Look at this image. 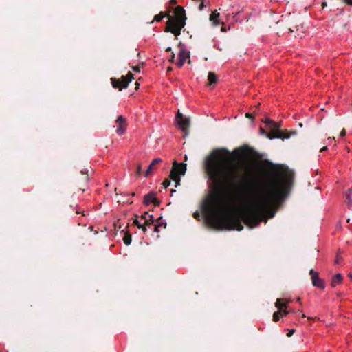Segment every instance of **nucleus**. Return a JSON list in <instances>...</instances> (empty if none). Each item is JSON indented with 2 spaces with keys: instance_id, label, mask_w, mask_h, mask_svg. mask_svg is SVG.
Wrapping results in <instances>:
<instances>
[{
  "instance_id": "obj_1",
  "label": "nucleus",
  "mask_w": 352,
  "mask_h": 352,
  "mask_svg": "<svg viewBox=\"0 0 352 352\" xmlns=\"http://www.w3.org/2000/svg\"><path fill=\"white\" fill-rule=\"evenodd\" d=\"M233 157L226 148L214 149L204 161L211 193L202 204L206 223L216 230H243L242 222L250 228L267 222L275 212L273 206L280 201L292 184V175L278 166L267 177L256 184L242 185L245 177L231 166Z\"/></svg>"
},
{
  "instance_id": "obj_2",
  "label": "nucleus",
  "mask_w": 352,
  "mask_h": 352,
  "mask_svg": "<svg viewBox=\"0 0 352 352\" xmlns=\"http://www.w3.org/2000/svg\"><path fill=\"white\" fill-rule=\"evenodd\" d=\"M174 16L169 14H164L160 12L154 16V20L157 22L161 21L164 16H168V20L166 22V32H170L175 34L176 38L181 34L182 29L186 25V13L185 10L180 6H177L174 11Z\"/></svg>"
},
{
  "instance_id": "obj_3",
  "label": "nucleus",
  "mask_w": 352,
  "mask_h": 352,
  "mask_svg": "<svg viewBox=\"0 0 352 352\" xmlns=\"http://www.w3.org/2000/svg\"><path fill=\"white\" fill-rule=\"evenodd\" d=\"M186 171V163H177L174 161L170 177L175 182V186L180 184V177L184 175Z\"/></svg>"
},
{
  "instance_id": "obj_4",
  "label": "nucleus",
  "mask_w": 352,
  "mask_h": 352,
  "mask_svg": "<svg viewBox=\"0 0 352 352\" xmlns=\"http://www.w3.org/2000/svg\"><path fill=\"white\" fill-rule=\"evenodd\" d=\"M133 76L131 74H128L126 76H122L120 79L111 78V81L112 86L114 88H118L120 90L125 89L128 87L129 82L132 80Z\"/></svg>"
},
{
  "instance_id": "obj_5",
  "label": "nucleus",
  "mask_w": 352,
  "mask_h": 352,
  "mask_svg": "<svg viewBox=\"0 0 352 352\" xmlns=\"http://www.w3.org/2000/svg\"><path fill=\"white\" fill-rule=\"evenodd\" d=\"M309 274L311 276L312 285L318 289H324V282L322 278L319 277L318 272L311 269L309 271Z\"/></svg>"
},
{
  "instance_id": "obj_6",
  "label": "nucleus",
  "mask_w": 352,
  "mask_h": 352,
  "mask_svg": "<svg viewBox=\"0 0 352 352\" xmlns=\"http://www.w3.org/2000/svg\"><path fill=\"white\" fill-rule=\"evenodd\" d=\"M289 301L288 300H281L278 298L275 302V306L278 309V311L274 312L273 314V320L278 322L282 314V309L287 308V305Z\"/></svg>"
},
{
  "instance_id": "obj_7",
  "label": "nucleus",
  "mask_w": 352,
  "mask_h": 352,
  "mask_svg": "<svg viewBox=\"0 0 352 352\" xmlns=\"http://www.w3.org/2000/svg\"><path fill=\"white\" fill-rule=\"evenodd\" d=\"M118 127L116 129V133L119 135H123L127 127V123L126 119L122 116H119L116 120Z\"/></svg>"
},
{
  "instance_id": "obj_8",
  "label": "nucleus",
  "mask_w": 352,
  "mask_h": 352,
  "mask_svg": "<svg viewBox=\"0 0 352 352\" xmlns=\"http://www.w3.org/2000/svg\"><path fill=\"white\" fill-rule=\"evenodd\" d=\"M175 121L178 124L179 128L182 131H185L188 127L190 124L189 119L184 117L182 113H181L179 111L176 116Z\"/></svg>"
},
{
  "instance_id": "obj_9",
  "label": "nucleus",
  "mask_w": 352,
  "mask_h": 352,
  "mask_svg": "<svg viewBox=\"0 0 352 352\" xmlns=\"http://www.w3.org/2000/svg\"><path fill=\"white\" fill-rule=\"evenodd\" d=\"M189 57H190V52L187 50H186L184 48H182L179 53L178 60L176 63L177 66L178 67H182L184 65L186 60Z\"/></svg>"
},
{
  "instance_id": "obj_10",
  "label": "nucleus",
  "mask_w": 352,
  "mask_h": 352,
  "mask_svg": "<svg viewBox=\"0 0 352 352\" xmlns=\"http://www.w3.org/2000/svg\"><path fill=\"white\" fill-rule=\"evenodd\" d=\"M144 204L146 206H148L151 204H154L155 205H158L159 201H157L156 199V194L154 192H151L144 195Z\"/></svg>"
},
{
  "instance_id": "obj_11",
  "label": "nucleus",
  "mask_w": 352,
  "mask_h": 352,
  "mask_svg": "<svg viewBox=\"0 0 352 352\" xmlns=\"http://www.w3.org/2000/svg\"><path fill=\"white\" fill-rule=\"evenodd\" d=\"M162 159L161 158H155L152 162L149 164L148 168L146 169V172H145V174H144V176L145 177H148L153 171V168H154V166L156 165V164H160V162H162Z\"/></svg>"
},
{
  "instance_id": "obj_12",
  "label": "nucleus",
  "mask_w": 352,
  "mask_h": 352,
  "mask_svg": "<svg viewBox=\"0 0 352 352\" xmlns=\"http://www.w3.org/2000/svg\"><path fill=\"white\" fill-rule=\"evenodd\" d=\"M142 218L144 219V223L148 226L150 228L153 223L154 222V217L152 214H150L148 212H146L142 214Z\"/></svg>"
},
{
  "instance_id": "obj_13",
  "label": "nucleus",
  "mask_w": 352,
  "mask_h": 352,
  "mask_svg": "<svg viewBox=\"0 0 352 352\" xmlns=\"http://www.w3.org/2000/svg\"><path fill=\"white\" fill-rule=\"evenodd\" d=\"M342 281V276L341 274L338 273L336 274L335 276H333L331 282V285L333 287H336L339 284H340Z\"/></svg>"
},
{
  "instance_id": "obj_14",
  "label": "nucleus",
  "mask_w": 352,
  "mask_h": 352,
  "mask_svg": "<svg viewBox=\"0 0 352 352\" xmlns=\"http://www.w3.org/2000/svg\"><path fill=\"white\" fill-rule=\"evenodd\" d=\"M219 13L217 10L212 12L210 16V20L212 22L214 25H218L220 23L219 21Z\"/></svg>"
},
{
  "instance_id": "obj_15",
  "label": "nucleus",
  "mask_w": 352,
  "mask_h": 352,
  "mask_svg": "<svg viewBox=\"0 0 352 352\" xmlns=\"http://www.w3.org/2000/svg\"><path fill=\"white\" fill-rule=\"evenodd\" d=\"M346 201L349 209H352V188L346 194Z\"/></svg>"
},
{
  "instance_id": "obj_16",
  "label": "nucleus",
  "mask_w": 352,
  "mask_h": 352,
  "mask_svg": "<svg viewBox=\"0 0 352 352\" xmlns=\"http://www.w3.org/2000/svg\"><path fill=\"white\" fill-rule=\"evenodd\" d=\"M133 223L139 229H142L144 233L146 232L147 227H148V226L146 225L144 222L141 223L140 220L136 219Z\"/></svg>"
},
{
  "instance_id": "obj_17",
  "label": "nucleus",
  "mask_w": 352,
  "mask_h": 352,
  "mask_svg": "<svg viewBox=\"0 0 352 352\" xmlns=\"http://www.w3.org/2000/svg\"><path fill=\"white\" fill-rule=\"evenodd\" d=\"M208 82H209V85H213V84L217 82V75L214 72H210L208 73Z\"/></svg>"
},
{
  "instance_id": "obj_18",
  "label": "nucleus",
  "mask_w": 352,
  "mask_h": 352,
  "mask_svg": "<svg viewBox=\"0 0 352 352\" xmlns=\"http://www.w3.org/2000/svg\"><path fill=\"white\" fill-rule=\"evenodd\" d=\"M260 132L261 134H265L267 135V137L270 139H273L274 138H280V134L275 135L274 134L275 132H272L270 133H266V132L264 131V129L261 127L260 128Z\"/></svg>"
},
{
  "instance_id": "obj_19",
  "label": "nucleus",
  "mask_w": 352,
  "mask_h": 352,
  "mask_svg": "<svg viewBox=\"0 0 352 352\" xmlns=\"http://www.w3.org/2000/svg\"><path fill=\"white\" fill-rule=\"evenodd\" d=\"M131 236L130 234H125L123 238V241L126 245H129L131 243Z\"/></svg>"
},
{
  "instance_id": "obj_20",
  "label": "nucleus",
  "mask_w": 352,
  "mask_h": 352,
  "mask_svg": "<svg viewBox=\"0 0 352 352\" xmlns=\"http://www.w3.org/2000/svg\"><path fill=\"white\" fill-rule=\"evenodd\" d=\"M335 263L336 265H342V258L338 254L336 255V257L335 259Z\"/></svg>"
},
{
  "instance_id": "obj_21",
  "label": "nucleus",
  "mask_w": 352,
  "mask_h": 352,
  "mask_svg": "<svg viewBox=\"0 0 352 352\" xmlns=\"http://www.w3.org/2000/svg\"><path fill=\"white\" fill-rule=\"evenodd\" d=\"M265 122L267 125L271 124L273 126L276 127V124L273 120H270V118H265Z\"/></svg>"
},
{
  "instance_id": "obj_22",
  "label": "nucleus",
  "mask_w": 352,
  "mask_h": 352,
  "mask_svg": "<svg viewBox=\"0 0 352 352\" xmlns=\"http://www.w3.org/2000/svg\"><path fill=\"white\" fill-rule=\"evenodd\" d=\"M142 166L140 164H138L136 168L135 174L137 175H140L142 174Z\"/></svg>"
},
{
  "instance_id": "obj_23",
  "label": "nucleus",
  "mask_w": 352,
  "mask_h": 352,
  "mask_svg": "<svg viewBox=\"0 0 352 352\" xmlns=\"http://www.w3.org/2000/svg\"><path fill=\"white\" fill-rule=\"evenodd\" d=\"M193 217L195 219L199 221L200 218H201V214L198 211H197V212H194Z\"/></svg>"
},
{
  "instance_id": "obj_24",
  "label": "nucleus",
  "mask_w": 352,
  "mask_h": 352,
  "mask_svg": "<svg viewBox=\"0 0 352 352\" xmlns=\"http://www.w3.org/2000/svg\"><path fill=\"white\" fill-rule=\"evenodd\" d=\"M207 1V0H201V3L199 6V9L200 10H203L204 7H206L205 2Z\"/></svg>"
},
{
  "instance_id": "obj_25",
  "label": "nucleus",
  "mask_w": 352,
  "mask_h": 352,
  "mask_svg": "<svg viewBox=\"0 0 352 352\" xmlns=\"http://www.w3.org/2000/svg\"><path fill=\"white\" fill-rule=\"evenodd\" d=\"M170 184V181L169 179H165L163 182V185L165 188H167Z\"/></svg>"
},
{
  "instance_id": "obj_26",
  "label": "nucleus",
  "mask_w": 352,
  "mask_h": 352,
  "mask_svg": "<svg viewBox=\"0 0 352 352\" xmlns=\"http://www.w3.org/2000/svg\"><path fill=\"white\" fill-rule=\"evenodd\" d=\"M290 313L289 311L287 310V309H282V314H281V316H286L287 315H288Z\"/></svg>"
},
{
  "instance_id": "obj_27",
  "label": "nucleus",
  "mask_w": 352,
  "mask_h": 352,
  "mask_svg": "<svg viewBox=\"0 0 352 352\" xmlns=\"http://www.w3.org/2000/svg\"><path fill=\"white\" fill-rule=\"evenodd\" d=\"M294 331H295L294 329L289 330V333L287 334V336L288 337H291L294 334Z\"/></svg>"
},
{
  "instance_id": "obj_28",
  "label": "nucleus",
  "mask_w": 352,
  "mask_h": 352,
  "mask_svg": "<svg viewBox=\"0 0 352 352\" xmlns=\"http://www.w3.org/2000/svg\"><path fill=\"white\" fill-rule=\"evenodd\" d=\"M133 70L134 72H140V66L134 67H133Z\"/></svg>"
},
{
  "instance_id": "obj_29",
  "label": "nucleus",
  "mask_w": 352,
  "mask_h": 352,
  "mask_svg": "<svg viewBox=\"0 0 352 352\" xmlns=\"http://www.w3.org/2000/svg\"><path fill=\"white\" fill-rule=\"evenodd\" d=\"M344 2L349 6H352V0H344Z\"/></svg>"
},
{
  "instance_id": "obj_30",
  "label": "nucleus",
  "mask_w": 352,
  "mask_h": 352,
  "mask_svg": "<svg viewBox=\"0 0 352 352\" xmlns=\"http://www.w3.org/2000/svg\"><path fill=\"white\" fill-rule=\"evenodd\" d=\"M340 137H344L346 135V131L344 129H342V131L340 132Z\"/></svg>"
},
{
  "instance_id": "obj_31",
  "label": "nucleus",
  "mask_w": 352,
  "mask_h": 352,
  "mask_svg": "<svg viewBox=\"0 0 352 352\" xmlns=\"http://www.w3.org/2000/svg\"><path fill=\"white\" fill-rule=\"evenodd\" d=\"M153 231L155 232H159V227L157 225H155L154 227H153Z\"/></svg>"
},
{
  "instance_id": "obj_32",
  "label": "nucleus",
  "mask_w": 352,
  "mask_h": 352,
  "mask_svg": "<svg viewBox=\"0 0 352 352\" xmlns=\"http://www.w3.org/2000/svg\"><path fill=\"white\" fill-rule=\"evenodd\" d=\"M327 146H323V147L321 148L320 151H321V152H324V151H327Z\"/></svg>"
},
{
  "instance_id": "obj_33",
  "label": "nucleus",
  "mask_w": 352,
  "mask_h": 352,
  "mask_svg": "<svg viewBox=\"0 0 352 352\" xmlns=\"http://www.w3.org/2000/svg\"><path fill=\"white\" fill-rule=\"evenodd\" d=\"M245 116H246V117H248V118H252V114H250V113H247Z\"/></svg>"
},
{
  "instance_id": "obj_34",
  "label": "nucleus",
  "mask_w": 352,
  "mask_h": 352,
  "mask_svg": "<svg viewBox=\"0 0 352 352\" xmlns=\"http://www.w3.org/2000/svg\"><path fill=\"white\" fill-rule=\"evenodd\" d=\"M325 6H327V2L324 1L322 2V8H324Z\"/></svg>"
},
{
  "instance_id": "obj_35",
  "label": "nucleus",
  "mask_w": 352,
  "mask_h": 352,
  "mask_svg": "<svg viewBox=\"0 0 352 352\" xmlns=\"http://www.w3.org/2000/svg\"><path fill=\"white\" fill-rule=\"evenodd\" d=\"M157 226H158V227L163 226L164 223H159L158 224H157Z\"/></svg>"
},
{
  "instance_id": "obj_36",
  "label": "nucleus",
  "mask_w": 352,
  "mask_h": 352,
  "mask_svg": "<svg viewBox=\"0 0 352 352\" xmlns=\"http://www.w3.org/2000/svg\"><path fill=\"white\" fill-rule=\"evenodd\" d=\"M301 316H302V318H305L306 317L305 314H302V313L301 314Z\"/></svg>"
},
{
  "instance_id": "obj_37",
  "label": "nucleus",
  "mask_w": 352,
  "mask_h": 352,
  "mask_svg": "<svg viewBox=\"0 0 352 352\" xmlns=\"http://www.w3.org/2000/svg\"><path fill=\"white\" fill-rule=\"evenodd\" d=\"M296 301H297V302H300V298H298L296 299Z\"/></svg>"
},
{
  "instance_id": "obj_38",
  "label": "nucleus",
  "mask_w": 352,
  "mask_h": 352,
  "mask_svg": "<svg viewBox=\"0 0 352 352\" xmlns=\"http://www.w3.org/2000/svg\"><path fill=\"white\" fill-rule=\"evenodd\" d=\"M290 313H295V311L294 309L289 310Z\"/></svg>"
},
{
  "instance_id": "obj_39",
  "label": "nucleus",
  "mask_w": 352,
  "mask_h": 352,
  "mask_svg": "<svg viewBox=\"0 0 352 352\" xmlns=\"http://www.w3.org/2000/svg\"><path fill=\"white\" fill-rule=\"evenodd\" d=\"M171 2L173 3L174 4L176 3V1L175 0H171Z\"/></svg>"
},
{
  "instance_id": "obj_40",
  "label": "nucleus",
  "mask_w": 352,
  "mask_h": 352,
  "mask_svg": "<svg viewBox=\"0 0 352 352\" xmlns=\"http://www.w3.org/2000/svg\"><path fill=\"white\" fill-rule=\"evenodd\" d=\"M166 51H171V47H168V48L166 49Z\"/></svg>"
},
{
  "instance_id": "obj_41",
  "label": "nucleus",
  "mask_w": 352,
  "mask_h": 352,
  "mask_svg": "<svg viewBox=\"0 0 352 352\" xmlns=\"http://www.w3.org/2000/svg\"><path fill=\"white\" fill-rule=\"evenodd\" d=\"M333 140H334V138H333ZM328 140L330 142V141H331V140H332V139H331V138H328Z\"/></svg>"
},
{
  "instance_id": "obj_42",
  "label": "nucleus",
  "mask_w": 352,
  "mask_h": 352,
  "mask_svg": "<svg viewBox=\"0 0 352 352\" xmlns=\"http://www.w3.org/2000/svg\"><path fill=\"white\" fill-rule=\"evenodd\" d=\"M349 277H350V278H351V280H352V274H349Z\"/></svg>"
},
{
  "instance_id": "obj_43",
  "label": "nucleus",
  "mask_w": 352,
  "mask_h": 352,
  "mask_svg": "<svg viewBox=\"0 0 352 352\" xmlns=\"http://www.w3.org/2000/svg\"><path fill=\"white\" fill-rule=\"evenodd\" d=\"M175 192V190H171L172 194H173V192Z\"/></svg>"
},
{
  "instance_id": "obj_44",
  "label": "nucleus",
  "mask_w": 352,
  "mask_h": 352,
  "mask_svg": "<svg viewBox=\"0 0 352 352\" xmlns=\"http://www.w3.org/2000/svg\"><path fill=\"white\" fill-rule=\"evenodd\" d=\"M174 57H175V55H174V54L173 53L172 58H174Z\"/></svg>"
}]
</instances>
